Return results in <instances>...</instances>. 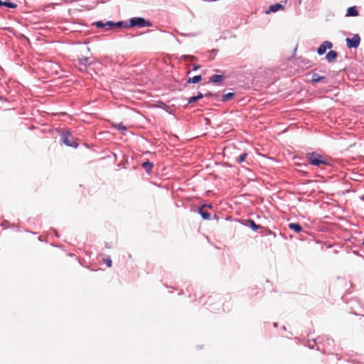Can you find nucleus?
<instances>
[{
  "mask_svg": "<svg viewBox=\"0 0 364 364\" xmlns=\"http://www.w3.org/2000/svg\"><path fill=\"white\" fill-rule=\"evenodd\" d=\"M115 127L117 128L118 129L126 130V127L121 124L115 125Z\"/></svg>",
  "mask_w": 364,
  "mask_h": 364,
  "instance_id": "nucleus-22",
  "label": "nucleus"
},
{
  "mask_svg": "<svg viewBox=\"0 0 364 364\" xmlns=\"http://www.w3.org/2000/svg\"><path fill=\"white\" fill-rule=\"evenodd\" d=\"M122 22L119 21L117 23H114L112 21H108L105 23H102V21H97L94 24L99 28H103L105 26H108L109 27V29H112L114 27L120 28L122 26Z\"/></svg>",
  "mask_w": 364,
  "mask_h": 364,
  "instance_id": "nucleus-5",
  "label": "nucleus"
},
{
  "mask_svg": "<svg viewBox=\"0 0 364 364\" xmlns=\"http://www.w3.org/2000/svg\"><path fill=\"white\" fill-rule=\"evenodd\" d=\"M225 76L222 75H213L211 76L210 81L213 83H220L223 81Z\"/></svg>",
  "mask_w": 364,
  "mask_h": 364,
  "instance_id": "nucleus-8",
  "label": "nucleus"
},
{
  "mask_svg": "<svg viewBox=\"0 0 364 364\" xmlns=\"http://www.w3.org/2000/svg\"><path fill=\"white\" fill-rule=\"evenodd\" d=\"M199 213L204 220H209L210 218V213L207 210H204V206L200 208Z\"/></svg>",
  "mask_w": 364,
  "mask_h": 364,
  "instance_id": "nucleus-12",
  "label": "nucleus"
},
{
  "mask_svg": "<svg viewBox=\"0 0 364 364\" xmlns=\"http://www.w3.org/2000/svg\"><path fill=\"white\" fill-rule=\"evenodd\" d=\"M196 97L198 98V100H200V99L203 98V95L201 92H198L197 96H196Z\"/></svg>",
  "mask_w": 364,
  "mask_h": 364,
  "instance_id": "nucleus-23",
  "label": "nucleus"
},
{
  "mask_svg": "<svg viewBox=\"0 0 364 364\" xmlns=\"http://www.w3.org/2000/svg\"><path fill=\"white\" fill-rule=\"evenodd\" d=\"M103 262L107 264L108 267H112V259L110 258H105L103 259Z\"/></svg>",
  "mask_w": 364,
  "mask_h": 364,
  "instance_id": "nucleus-20",
  "label": "nucleus"
},
{
  "mask_svg": "<svg viewBox=\"0 0 364 364\" xmlns=\"http://www.w3.org/2000/svg\"><path fill=\"white\" fill-rule=\"evenodd\" d=\"M280 9H284L283 5H282L281 4H279V3L271 5L269 7V10H267L266 11V14H269L270 12H276Z\"/></svg>",
  "mask_w": 364,
  "mask_h": 364,
  "instance_id": "nucleus-7",
  "label": "nucleus"
},
{
  "mask_svg": "<svg viewBox=\"0 0 364 364\" xmlns=\"http://www.w3.org/2000/svg\"><path fill=\"white\" fill-rule=\"evenodd\" d=\"M233 96H234V93L229 92L228 94H225V95H223L222 100L223 102H226V101L232 99L233 97Z\"/></svg>",
  "mask_w": 364,
  "mask_h": 364,
  "instance_id": "nucleus-18",
  "label": "nucleus"
},
{
  "mask_svg": "<svg viewBox=\"0 0 364 364\" xmlns=\"http://www.w3.org/2000/svg\"><path fill=\"white\" fill-rule=\"evenodd\" d=\"M200 68V65H195L193 66V70H198V69H199Z\"/></svg>",
  "mask_w": 364,
  "mask_h": 364,
  "instance_id": "nucleus-24",
  "label": "nucleus"
},
{
  "mask_svg": "<svg viewBox=\"0 0 364 364\" xmlns=\"http://www.w3.org/2000/svg\"><path fill=\"white\" fill-rule=\"evenodd\" d=\"M332 47L333 43L328 41H326L318 48L317 53L318 55H321L326 53L327 48L331 49Z\"/></svg>",
  "mask_w": 364,
  "mask_h": 364,
  "instance_id": "nucleus-6",
  "label": "nucleus"
},
{
  "mask_svg": "<svg viewBox=\"0 0 364 364\" xmlns=\"http://www.w3.org/2000/svg\"><path fill=\"white\" fill-rule=\"evenodd\" d=\"M306 159L308 162L316 166H321L322 165H328V162L323 159V157L316 152L309 153L306 154Z\"/></svg>",
  "mask_w": 364,
  "mask_h": 364,
  "instance_id": "nucleus-1",
  "label": "nucleus"
},
{
  "mask_svg": "<svg viewBox=\"0 0 364 364\" xmlns=\"http://www.w3.org/2000/svg\"><path fill=\"white\" fill-rule=\"evenodd\" d=\"M201 79H202L201 75H196V76H194L193 77H190L188 80V83H191V82H192V83H198V82H200Z\"/></svg>",
  "mask_w": 364,
  "mask_h": 364,
  "instance_id": "nucleus-16",
  "label": "nucleus"
},
{
  "mask_svg": "<svg viewBox=\"0 0 364 364\" xmlns=\"http://www.w3.org/2000/svg\"><path fill=\"white\" fill-rule=\"evenodd\" d=\"M198 100V98L196 96L191 97L188 99V103H193L196 102Z\"/></svg>",
  "mask_w": 364,
  "mask_h": 364,
  "instance_id": "nucleus-21",
  "label": "nucleus"
},
{
  "mask_svg": "<svg viewBox=\"0 0 364 364\" xmlns=\"http://www.w3.org/2000/svg\"><path fill=\"white\" fill-rule=\"evenodd\" d=\"M62 139L63 142L69 146L77 148L78 144L74 139V138L71 136L69 131H63L62 133Z\"/></svg>",
  "mask_w": 364,
  "mask_h": 364,
  "instance_id": "nucleus-2",
  "label": "nucleus"
},
{
  "mask_svg": "<svg viewBox=\"0 0 364 364\" xmlns=\"http://www.w3.org/2000/svg\"><path fill=\"white\" fill-rule=\"evenodd\" d=\"M210 95H212V94H211V93H208V94H205V96H206V97H207V96H210Z\"/></svg>",
  "mask_w": 364,
  "mask_h": 364,
  "instance_id": "nucleus-26",
  "label": "nucleus"
},
{
  "mask_svg": "<svg viewBox=\"0 0 364 364\" xmlns=\"http://www.w3.org/2000/svg\"><path fill=\"white\" fill-rule=\"evenodd\" d=\"M362 244L364 245V240L363 241Z\"/></svg>",
  "mask_w": 364,
  "mask_h": 364,
  "instance_id": "nucleus-27",
  "label": "nucleus"
},
{
  "mask_svg": "<svg viewBox=\"0 0 364 364\" xmlns=\"http://www.w3.org/2000/svg\"><path fill=\"white\" fill-rule=\"evenodd\" d=\"M338 56V53L334 50H330L326 56V58L328 62H333L336 60V58Z\"/></svg>",
  "mask_w": 364,
  "mask_h": 364,
  "instance_id": "nucleus-9",
  "label": "nucleus"
},
{
  "mask_svg": "<svg viewBox=\"0 0 364 364\" xmlns=\"http://www.w3.org/2000/svg\"><path fill=\"white\" fill-rule=\"evenodd\" d=\"M247 156V153H243L242 154H240L237 159H236V161L238 163V164H241L242 163L243 161H245L246 157Z\"/></svg>",
  "mask_w": 364,
  "mask_h": 364,
  "instance_id": "nucleus-17",
  "label": "nucleus"
},
{
  "mask_svg": "<svg viewBox=\"0 0 364 364\" xmlns=\"http://www.w3.org/2000/svg\"><path fill=\"white\" fill-rule=\"evenodd\" d=\"M358 15V11H357L355 6H352L348 9L347 10V16H357Z\"/></svg>",
  "mask_w": 364,
  "mask_h": 364,
  "instance_id": "nucleus-11",
  "label": "nucleus"
},
{
  "mask_svg": "<svg viewBox=\"0 0 364 364\" xmlns=\"http://www.w3.org/2000/svg\"><path fill=\"white\" fill-rule=\"evenodd\" d=\"M346 41L348 48H356L360 45V38L358 34H355L352 38H347Z\"/></svg>",
  "mask_w": 364,
  "mask_h": 364,
  "instance_id": "nucleus-4",
  "label": "nucleus"
},
{
  "mask_svg": "<svg viewBox=\"0 0 364 364\" xmlns=\"http://www.w3.org/2000/svg\"><path fill=\"white\" fill-rule=\"evenodd\" d=\"M4 6H7L9 8H12V9H14L17 6L16 4L12 3V2H7V1L4 2Z\"/></svg>",
  "mask_w": 364,
  "mask_h": 364,
  "instance_id": "nucleus-19",
  "label": "nucleus"
},
{
  "mask_svg": "<svg viewBox=\"0 0 364 364\" xmlns=\"http://www.w3.org/2000/svg\"><path fill=\"white\" fill-rule=\"evenodd\" d=\"M289 228L291 230H293L296 232H300L302 230L301 226L300 225H299L298 223H289Z\"/></svg>",
  "mask_w": 364,
  "mask_h": 364,
  "instance_id": "nucleus-13",
  "label": "nucleus"
},
{
  "mask_svg": "<svg viewBox=\"0 0 364 364\" xmlns=\"http://www.w3.org/2000/svg\"><path fill=\"white\" fill-rule=\"evenodd\" d=\"M4 1H1V0H0V6H4Z\"/></svg>",
  "mask_w": 364,
  "mask_h": 364,
  "instance_id": "nucleus-25",
  "label": "nucleus"
},
{
  "mask_svg": "<svg viewBox=\"0 0 364 364\" xmlns=\"http://www.w3.org/2000/svg\"><path fill=\"white\" fill-rule=\"evenodd\" d=\"M141 166L146 170V172H149L153 168V164L147 161L142 163Z\"/></svg>",
  "mask_w": 364,
  "mask_h": 364,
  "instance_id": "nucleus-14",
  "label": "nucleus"
},
{
  "mask_svg": "<svg viewBox=\"0 0 364 364\" xmlns=\"http://www.w3.org/2000/svg\"><path fill=\"white\" fill-rule=\"evenodd\" d=\"M151 26V23L146 21L143 18H140V17L132 18L129 20V26L130 27L137 26V27L141 28V27Z\"/></svg>",
  "mask_w": 364,
  "mask_h": 364,
  "instance_id": "nucleus-3",
  "label": "nucleus"
},
{
  "mask_svg": "<svg viewBox=\"0 0 364 364\" xmlns=\"http://www.w3.org/2000/svg\"><path fill=\"white\" fill-rule=\"evenodd\" d=\"M247 223H248V224H249V225L251 227V228H252L253 230H255V231L257 230L258 229H262V228H262V227H261L260 225H257V224L254 222V220H250V219L247 220Z\"/></svg>",
  "mask_w": 364,
  "mask_h": 364,
  "instance_id": "nucleus-15",
  "label": "nucleus"
},
{
  "mask_svg": "<svg viewBox=\"0 0 364 364\" xmlns=\"http://www.w3.org/2000/svg\"><path fill=\"white\" fill-rule=\"evenodd\" d=\"M324 78L325 77L323 76H321L318 73H314L312 74L311 82L313 83H317V82L322 81Z\"/></svg>",
  "mask_w": 364,
  "mask_h": 364,
  "instance_id": "nucleus-10",
  "label": "nucleus"
}]
</instances>
